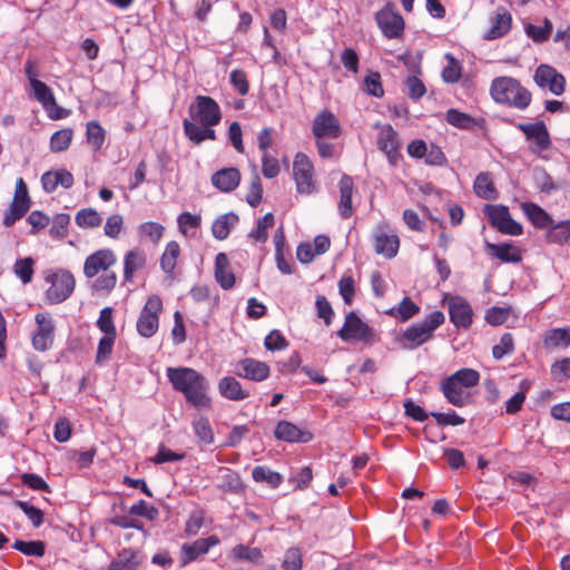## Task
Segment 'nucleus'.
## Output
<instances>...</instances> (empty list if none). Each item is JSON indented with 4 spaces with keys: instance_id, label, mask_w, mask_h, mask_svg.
I'll list each match as a JSON object with an SVG mask.
<instances>
[{
    "instance_id": "1",
    "label": "nucleus",
    "mask_w": 570,
    "mask_h": 570,
    "mask_svg": "<svg viewBox=\"0 0 570 570\" xmlns=\"http://www.w3.org/2000/svg\"><path fill=\"white\" fill-rule=\"evenodd\" d=\"M189 118L184 119L185 136L194 145L198 146L206 140H216V131L213 127L222 120V110L217 101L209 96H196L188 108Z\"/></svg>"
},
{
    "instance_id": "2",
    "label": "nucleus",
    "mask_w": 570,
    "mask_h": 570,
    "mask_svg": "<svg viewBox=\"0 0 570 570\" xmlns=\"http://www.w3.org/2000/svg\"><path fill=\"white\" fill-rule=\"evenodd\" d=\"M166 376L173 389L184 395L186 401L197 409H209L212 399L208 396V382L195 368L178 366L167 367Z\"/></svg>"
},
{
    "instance_id": "3",
    "label": "nucleus",
    "mask_w": 570,
    "mask_h": 570,
    "mask_svg": "<svg viewBox=\"0 0 570 570\" xmlns=\"http://www.w3.org/2000/svg\"><path fill=\"white\" fill-rule=\"evenodd\" d=\"M117 263V255L110 248H100L88 255L83 263V275L91 279L92 291L98 294L108 295L117 285V274L110 271Z\"/></svg>"
},
{
    "instance_id": "4",
    "label": "nucleus",
    "mask_w": 570,
    "mask_h": 570,
    "mask_svg": "<svg viewBox=\"0 0 570 570\" xmlns=\"http://www.w3.org/2000/svg\"><path fill=\"white\" fill-rule=\"evenodd\" d=\"M480 382V373L473 368H461L450 376L444 377L440 383V390L445 400L456 406L463 407L470 403V389Z\"/></svg>"
},
{
    "instance_id": "5",
    "label": "nucleus",
    "mask_w": 570,
    "mask_h": 570,
    "mask_svg": "<svg viewBox=\"0 0 570 570\" xmlns=\"http://www.w3.org/2000/svg\"><path fill=\"white\" fill-rule=\"evenodd\" d=\"M490 95L495 102L520 110L527 109L532 100L531 92L518 79L507 76L492 80Z\"/></svg>"
},
{
    "instance_id": "6",
    "label": "nucleus",
    "mask_w": 570,
    "mask_h": 570,
    "mask_svg": "<svg viewBox=\"0 0 570 570\" xmlns=\"http://www.w3.org/2000/svg\"><path fill=\"white\" fill-rule=\"evenodd\" d=\"M445 321L441 311L429 314L421 323H416L407 327L397 338L401 347L405 350H414L424 343L431 341L434 332Z\"/></svg>"
},
{
    "instance_id": "7",
    "label": "nucleus",
    "mask_w": 570,
    "mask_h": 570,
    "mask_svg": "<svg viewBox=\"0 0 570 570\" xmlns=\"http://www.w3.org/2000/svg\"><path fill=\"white\" fill-rule=\"evenodd\" d=\"M293 179L298 194L311 195L317 191L314 164L304 153H297L294 157Z\"/></svg>"
},
{
    "instance_id": "8",
    "label": "nucleus",
    "mask_w": 570,
    "mask_h": 570,
    "mask_svg": "<svg viewBox=\"0 0 570 570\" xmlns=\"http://www.w3.org/2000/svg\"><path fill=\"white\" fill-rule=\"evenodd\" d=\"M337 336L345 342L358 341L370 345L379 341V336L376 335L374 328L362 321L355 312H350L346 314L344 324L337 332Z\"/></svg>"
},
{
    "instance_id": "9",
    "label": "nucleus",
    "mask_w": 570,
    "mask_h": 570,
    "mask_svg": "<svg viewBox=\"0 0 570 570\" xmlns=\"http://www.w3.org/2000/svg\"><path fill=\"white\" fill-rule=\"evenodd\" d=\"M375 21L387 39L402 40L405 33V20L393 2H387L375 13Z\"/></svg>"
},
{
    "instance_id": "10",
    "label": "nucleus",
    "mask_w": 570,
    "mask_h": 570,
    "mask_svg": "<svg viewBox=\"0 0 570 570\" xmlns=\"http://www.w3.org/2000/svg\"><path fill=\"white\" fill-rule=\"evenodd\" d=\"M50 286L46 291V299L49 304H59L65 302L75 291L76 279L71 272L58 269L47 276Z\"/></svg>"
},
{
    "instance_id": "11",
    "label": "nucleus",
    "mask_w": 570,
    "mask_h": 570,
    "mask_svg": "<svg viewBox=\"0 0 570 570\" xmlns=\"http://www.w3.org/2000/svg\"><path fill=\"white\" fill-rule=\"evenodd\" d=\"M161 311V298L157 295L148 297L136 323V328L140 336L149 338L157 333Z\"/></svg>"
},
{
    "instance_id": "12",
    "label": "nucleus",
    "mask_w": 570,
    "mask_h": 570,
    "mask_svg": "<svg viewBox=\"0 0 570 570\" xmlns=\"http://www.w3.org/2000/svg\"><path fill=\"white\" fill-rule=\"evenodd\" d=\"M490 224L500 233L505 235L519 236L523 233L521 224L515 222L509 212V208L503 205H487L484 207Z\"/></svg>"
},
{
    "instance_id": "13",
    "label": "nucleus",
    "mask_w": 570,
    "mask_h": 570,
    "mask_svg": "<svg viewBox=\"0 0 570 570\" xmlns=\"http://www.w3.org/2000/svg\"><path fill=\"white\" fill-rule=\"evenodd\" d=\"M376 145L393 167L402 160L399 134L391 125L386 124L379 128Z\"/></svg>"
},
{
    "instance_id": "14",
    "label": "nucleus",
    "mask_w": 570,
    "mask_h": 570,
    "mask_svg": "<svg viewBox=\"0 0 570 570\" xmlns=\"http://www.w3.org/2000/svg\"><path fill=\"white\" fill-rule=\"evenodd\" d=\"M518 128L530 141L529 148L532 154L541 155L551 147L550 134L543 121L519 124Z\"/></svg>"
},
{
    "instance_id": "15",
    "label": "nucleus",
    "mask_w": 570,
    "mask_h": 570,
    "mask_svg": "<svg viewBox=\"0 0 570 570\" xmlns=\"http://www.w3.org/2000/svg\"><path fill=\"white\" fill-rule=\"evenodd\" d=\"M37 330L32 335L31 343L36 351L45 352L53 344L55 321L48 313H37L35 316Z\"/></svg>"
},
{
    "instance_id": "16",
    "label": "nucleus",
    "mask_w": 570,
    "mask_h": 570,
    "mask_svg": "<svg viewBox=\"0 0 570 570\" xmlns=\"http://www.w3.org/2000/svg\"><path fill=\"white\" fill-rule=\"evenodd\" d=\"M31 88L33 90L35 99L41 104L49 118L58 120L68 116V111L57 105L55 95L47 83L41 80L36 81L33 85H31Z\"/></svg>"
},
{
    "instance_id": "17",
    "label": "nucleus",
    "mask_w": 570,
    "mask_h": 570,
    "mask_svg": "<svg viewBox=\"0 0 570 570\" xmlns=\"http://www.w3.org/2000/svg\"><path fill=\"white\" fill-rule=\"evenodd\" d=\"M373 239L374 249L379 255L389 259L396 256L400 248V238L395 233L390 230L386 224L376 227Z\"/></svg>"
},
{
    "instance_id": "18",
    "label": "nucleus",
    "mask_w": 570,
    "mask_h": 570,
    "mask_svg": "<svg viewBox=\"0 0 570 570\" xmlns=\"http://www.w3.org/2000/svg\"><path fill=\"white\" fill-rule=\"evenodd\" d=\"M533 80L540 88H548L556 96L564 92L566 78L549 65L542 63L538 66Z\"/></svg>"
},
{
    "instance_id": "19",
    "label": "nucleus",
    "mask_w": 570,
    "mask_h": 570,
    "mask_svg": "<svg viewBox=\"0 0 570 570\" xmlns=\"http://www.w3.org/2000/svg\"><path fill=\"white\" fill-rule=\"evenodd\" d=\"M312 131L317 139H336L342 134L338 119L327 109H324L316 115L313 121Z\"/></svg>"
},
{
    "instance_id": "20",
    "label": "nucleus",
    "mask_w": 570,
    "mask_h": 570,
    "mask_svg": "<svg viewBox=\"0 0 570 570\" xmlns=\"http://www.w3.org/2000/svg\"><path fill=\"white\" fill-rule=\"evenodd\" d=\"M450 321L458 328H469L472 324L473 311L471 305L461 296L448 299Z\"/></svg>"
},
{
    "instance_id": "21",
    "label": "nucleus",
    "mask_w": 570,
    "mask_h": 570,
    "mask_svg": "<svg viewBox=\"0 0 570 570\" xmlns=\"http://www.w3.org/2000/svg\"><path fill=\"white\" fill-rule=\"evenodd\" d=\"M220 542L217 535L197 539L191 543H184L180 549V561L186 566L195 561L200 556L206 554L210 548L218 546Z\"/></svg>"
},
{
    "instance_id": "22",
    "label": "nucleus",
    "mask_w": 570,
    "mask_h": 570,
    "mask_svg": "<svg viewBox=\"0 0 570 570\" xmlns=\"http://www.w3.org/2000/svg\"><path fill=\"white\" fill-rule=\"evenodd\" d=\"M235 373L240 377L261 382L268 377L269 366L265 362L246 357L237 363Z\"/></svg>"
},
{
    "instance_id": "23",
    "label": "nucleus",
    "mask_w": 570,
    "mask_h": 570,
    "mask_svg": "<svg viewBox=\"0 0 570 570\" xmlns=\"http://www.w3.org/2000/svg\"><path fill=\"white\" fill-rule=\"evenodd\" d=\"M210 181L220 191L230 193L238 187L240 173L235 167L223 168L212 175Z\"/></svg>"
},
{
    "instance_id": "24",
    "label": "nucleus",
    "mask_w": 570,
    "mask_h": 570,
    "mask_svg": "<svg viewBox=\"0 0 570 570\" xmlns=\"http://www.w3.org/2000/svg\"><path fill=\"white\" fill-rule=\"evenodd\" d=\"M491 27L484 36L487 40H495L504 37L512 27V17L504 9L499 8L493 17L490 19Z\"/></svg>"
},
{
    "instance_id": "25",
    "label": "nucleus",
    "mask_w": 570,
    "mask_h": 570,
    "mask_svg": "<svg viewBox=\"0 0 570 570\" xmlns=\"http://www.w3.org/2000/svg\"><path fill=\"white\" fill-rule=\"evenodd\" d=\"M340 202L338 213L343 219H348L354 213L352 205V195L354 190L353 178L348 175H343L340 183Z\"/></svg>"
},
{
    "instance_id": "26",
    "label": "nucleus",
    "mask_w": 570,
    "mask_h": 570,
    "mask_svg": "<svg viewBox=\"0 0 570 570\" xmlns=\"http://www.w3.org/2000/svg\"><path fill=\"white\" fill-rule=\"evenodd\" d=\"M487 248L489 249L491 256L500 259L502 263L517 264L522 261V250L511 243H487Z\"/></svg>"
},
{
    "instance_id": "27",
    "label": "nucleus",
    "mask_w": 570,
    "mask_h": 570,
    "mask_svg": "<svg viewBox=\"0 0 570 570\" xmlns=\"http://www.w3.org/2000/svg\"><path fill=\"white\" fill-rule=\"evenodd\" d=\"M219 394L230 401H243L249 396L242 384L234 376H224L218 382Z\"/></svg>"
},
{
    "instance_id": "28",
    "label": "nucleus",
    "mask_w": 570,
    "mask_h": 570,
    "mask_svg": "<svg viewBox=\"0 0 570 570\" xmlns=\"http://www.w3.org/2000/svg\"><path fill=\"white\" fill-rule=\"evenodd\" d=\"M215 278L224 289H230L235 285V275L229 271V262L225 253H218L215 257Z\"/></svg>"
},
{
    "instance_id": "29",
    "label": "nucleus",
    "mask_w": 570,
    "mask_h": 570,
    "mask_svg": "<svg viewBox=\"0 0 570 570\" xmlns=\"http://www.w3.org/2000/svg\"><path fill=\"white\" fill-rule=\"evenodd\" d=\"M146 265V256L139 249L128 250L124 256V281L131 283L137 271Z\"/></svg>"
},
{
    "instance_id": "30",
    "label": "nucleus",
    "mask_w": 570,
    "mask_h": 570,
    "mask_svg": "<svg viewBox=\"0 0 570 570\" xmlns=\"http://www.w3.org/2000/svg\"><path fill=\"white\" fill-rule=\"evenodd\" d=\"M473 188L475 194L485 200L498 198L499 194L490 173H480L474 180Z\"/></svg>"
},
{
    "instance_id": "31",
    "label": "nucleus",
    "mask_w": 570,
    "mask_h": 570,
    "mask_svg": "<svg viewBox=\"0 0 570 570\" xmlns=\"http://www.w3.org/2000/svg\"><path fill=\"white\" fill-rule=\"evenodd\" d=\"M522 210L537 228H546L553 223L551 216L534 203H523Z\"/></svg>"
},
{
    "instance_id": "32",
    "label": "nucleus",
    "mask_w": 570,
    "mask_h": 570,
    "mask_svg": "<svg viewBox=\"0 0 570 570\" xmlns=\"http://www.w3.org/2000/svg\"><path fill=\"white\" fill-rule=\"evenodd\" d=\"M180 256V246L176 240L167 243L165 250L160 257V267L164 273L169 276L174 275L177 265V259Z\"/></svg>"
},
{
    "instance_id": "33",
    "label": "nucleus",
    "mask_w": 570,
    "mask_h": 570,
    "mask_svg": "<svg viewBox=\"0 0 570 570\" xmlns=\"http://www.w3.org/2000/svg\"><path fill=\"white\" fill-rule=\"evenodd\" d=\"M238 222L235 213H227L216 218L212 225L213 236L218 240H224L230 233V226Z\"/></svg>"
},
{
    "instance_id": "34",
    "label": "nucleus",
    "mask_w": 570,
    "mask_h": 570,
    "mask_svg": "<svg viewBox=\"0 0 570 570\" xmlns=\"http://www.w3.org/2000/svg\"><path fill=\"white\" fill-rule=\"evenodd\" d=\"M420 313V307L410 297L405 296L397 307L391 308L387 314L400 322H407Z\"/></svg>"
},
{
    "instance_id": "35",
    "label": "nucleus",
    "mask_w": 570,
    "mask_h": 570,
    "mask_svg": "<svg viewBox=\"0 0 570 570\" xmlns=\"http://www.w3.org/2000/svg\"><path fill=\"white\" fill-rule=\"evenodd\" d=\"M548 243L566 245L570 239V219L551 224L546 234Z\"/></svg>"
},
{
    "instance_id": "36",
    "label": "nucleus",
    "mask_w": 570,
    "mask_h": 570,
    "mask_svg": "<svg viewBox=\"0 0 570 570\" xmlns=\"http://www.w3.org/2000/svg\"><path fill=\"white\" fill-rule=\"evenodd\" d=\"M75 222L82 229L99 227L102 223L100 214L91 207L82 208L77 212Z\"/></svg>"
},
{
    "instance_id": "37",
    "label": "nucleus",
    "mask_w": 570,
    "mask_h": 570,
    "mask_svg": "<svg viewBox=\"0 0 570 570\" xmlns=\"http://www.w3.org/2000/svg\"><path fill=\"white\" fill-rule=\"evenodd\" d=\"M543 344L549 348L559 346L568 347L570 345V327L552 328L548 331L544 335Z\"/></svg>"
},
{
    "instance_id": "38",
    "label": "nucleus",
    "mask_w": 570,
    "mask_h": 570,
    "mask_svg": "<svg viewBox=\"0 0 570 570\" xmlns=\"http://www.w3.org/2000/svg\"><path fill=\"white\" fill-rule=\"evenodd\" d=\"M29 208L30 204L12 199L9 208L4 213L3 225L6 227H11L17 220L21 219L28 213Z\"/></svg>"
},
{
    "instance_id": "39",
    "label": "nucleus",
    "mask_w": 570,
    "mask_h": 570,
    "mask_svg": "<svg viewBox=\"0 0 570 570\" xmlns=\"http://www.w3.org/2000/svg\"><path fill=\"white\" fill-rule=\"evenodd\" d=\"M136 552L130 549H124L117 558L109 564L108 570H136Z\"/></svg>"
},
{
    "instance_id": "40",
    "label": "nucleus",
    "mask_w": 570,
    "mask_h": 570,
    "mask_svg": "<svg viewBox=\"0 0 570 570\" xmlns=\"http://www.w3.org/2000/svg\"><path fill=\"white\" fill-rule=\"evenodd\" d=\"M73 137V131L70 128H63L52 134L50 138V150L53 153H61L69 148Z\"/></svg>"
},
{
    "instance_id": "41",
    "label": "nucleus",
    "mask_w": 570,
    "mask_h": 570,
    "mask_svg": "<svg viewBox=\"0 0 570 570\" xmlns=\"http://www.w3.org/2000/svg\"><path fill=\"white\" fill-rule=\"evenodd\" d=\"M252 476L256 482H265L273 488L278 487L283 480L282 474L263 465L255 466Z\"/></svg>"
},
{
    "instance_id": "42",
    "label": "nucleus",
    "mask_w": 570,
    "mask_h": 570,
    "mask_svg": "<svg viewBox=\"0 0 570 570\" xmlns=\"http://www.w3.org/2000/svg\"><path fill=\"white\" fill-rule=\"evenodd\" d=\"M12 548L20 551L26 556L32 557H43L46 552V544L43 541L35 540V541H23L16 540L12 544Z\"/></svg>"
},
{
    "instance_id": "43",
    "label": "nucleus",
    "mask_w": 570,
    "mask_h": 570,
    "mask_svg": "<svg viewBox=\"0 0 570 570\" xmlns=\"http://www.w3.org/2000/svg\"><path fill=\"white\" fill-rule=\"evenodd\" d=\"M193 429L198 440L206 445L214 442V433L210 422L206 416H200L193 422Z\"/></svg>"
},
{
    "instance_id": "44",
    "label": "nucleus",
    "mask_w": 570,
    "mask_h": 570,
    "mask_svg": "<svg viewBox=\"0 0 570 570\" xmlns=\"http://www.w3.org/2000/svg\"><path fill=\"white\" fill-rule=\"evenodd\" d=\"M445 119L450 125L459 129H472L476 125L473 117L458 109H449Z\"/></svg>"
},
{
    "instance_id": "45",
    "label": "nucleus",
    "mask_w": 570,
    "mask_h": 570,
    "mask_svg": "<svg viewBox=\"0 0 570 570\" xmlns=\"http://www.w3.org/2000/svg\"><path fill=\"white\" fill-rule=\"evenodd\" d=\"M70 225V215L66 213H59L55 215L49 234L53 238H65L68 235V227Z\"/></svg>"
},
{
    "instance_id": "46",
    "label": "nucleus",
    "mask_w": 570,
    "mask_h": 570,
    "mask_svg": "<svg viewBox=\"0 0 570 570\" xmlns=\"http://www.w3.org/2000/svg\"><path fill=\"white\" fill-rule=\"evenodd\" d=\"M86 137L89 145L95 150H99L105 141V131L97 120H91L87 124Z\"/></svg>"
},
{
    "instance_id": "47",
    "label": "nucleus",
    "mask_w": 570,
    "mask_h": 570,
    "mask_svg": "<svg viewBox=\"0 0 570 570\" xmlns=\"http://www.w3.org/2000/svg\"><path fill=\"white\" fill-rule=\"evenodd\" d=\"M338 292L344 303L346 305H352L356 293V285L351 274H344L341 277L338 281Z\"/></svg>"
},
{
    "instance_id": "48",
    "label": "nucleus",
    "mask_w": 570,
    "mask_h": 570,
    "mask_svg": "<svg viewBox=\"0 0 570 570\" xmlns=\"http://www.w3.org/2000/svg\"><path fill=\"white\" fill-rule=\"evenodd\" d=\"M112 315L114 308L111 306L104 307L99 313L97 327L104 333V335H117Z\"/></svg>"
},
{
    "instance_id": "49",
    "label": "nucleus",
    "mask_w": 570,
    "mask_h": 570,
    "mask_svg": "<svg viewBox=\"0 0 570 570\" xmlns=\"http://www.w3.org/2000/svg\"><path fill=\"white\" fill-rule=\"evenodd\" d=\"M235 560H246L258 563L262 559V551L258 548H249L245 544H236L232 550Z\"/></svg>"
},
{
    "instance_id": "50",
    "label": "nucleus",
    "mask_w": 570,
    "mask_h": 570,
    "mask_svg": "<svg viewBox=\"0 0 570 570\" xmlns=\"http://www.w3.org/2000/svg\"><path fill=\"white\" fill-rule=\"evenodd\" d=\"M14 505L23 511V513L35 528H39L43 523L45 513L40 509L22 500L14 501Z\"/></svg>"
},
{
    "instance_id": "51",
    "label": "nucleus",
    "mask_w": 570,
    "mask_h": 570,
    "mask_svg": "<svg viewBox=\"0 0 570 570\" xmlns=\"http://www.w3.org/2000/svg\"><path fill=\"white\" fill-rule=\"evenodd\" d=\"M274 225V216L272 213L265 214L257 220V226L249 233V237L255 242L264 243L267 239V229Z\"/></svg>"
},
{
    "instance_id": "52",
    "label": "nucleus",
    "mask_w": 570,
    "mask_h": 570,
    "mask_svg": "<svg viewBox=\"0 0 570 570\" xmlns=\"http://www.w3.org/2000/svg\"><path fill=\"white\" fill-rule=\"evenodd\" d=\"M131 515L144 517L149 521H155L159 517V511L156 507L148 504L145 500H139L129 508Z\"/></svg>"
},
{
    "instance_id": "53",
    "label": "nucleus",
    "mask_w": 570,
    "mask_h": 570,
    "mask_svg": "<svg viewBox=\"0 0 570 570\" xmlns=\"http://www.w3.org/2000/svg\"><path fill=\"white\" fill-rule=\"evenodd\" d=\"M124 229V217L120 214H112L107 217L104 233L107 237L117 239Z\"/></svg>"
},
{
    "instance_id": "54",
    "label": "nucleus",
    "mask_w": 570,
    "mask_h": 570,
    "mask_svg": "<svg viewBox=\"0 0 570 570\" xmlns=\"http://www.w3.org/2000/svg\"><path fill=\"white\" fill-rule=\"evenodd\" d=\"M35 262L31 257L18 259L14 264V273L23 284H28L32 279Z\"/></svg>"
},
{
    "instance_id": "55",
    "label": "nucleus",
    "mask_w": 570,
    "mask_h": 570,
    "mask_svg": "<svg viewBox=\"0 0 570 570\" xmlns=\"http://www.w3.org/2000/svg\"><path fill=\"white\" fill-rule=\"evenodd\" d=\"M229 81L234 89L240 95L245 96L249 91V81L247 73L243 69H234L229 75Z\"/></svg>"
},
{
    "instance_id": "56",
    "label": "nucleus",
    "mask_w": 570,
    "mask_h": 570,
    "mask_svg": "<svg viewBox=\"0 0 570 570\" xmlns=\"http://www.w3.org/2000/svg\"><path fill=\"white\" fill-rule=\"evenodd\" d=\"M365 91L376 98L384 96L380 72H370L364 79Z\"/></svg>"
},
{
    "instance_id": "57",
    "label": "nucleus",
    "mask_w": 570,
    "mask_h": 570,
    "mask_svg": "<svg viewBox=\"0 0 570 570\" xmlns=\"http://www.w3.org/2000/svg\"><path fill=\"white\" fill-rule=\"evenodd\" d=\"M514 351V338L511 333H504L499 344L492 348V355L495 360H501L504 355L511 354Z\"/></svg>"
},
{
    "instance_id": "58",
    "label": "nucleus",
    "mask_w": 570,
    "mask_h": 570,
    "mask_svg": "<svg viewBox=\"0 0 570 570\" xmlns=\"http://www.w3.org/2000/svg\"><path fill=\"white\" fill-rule=\"evenodd\" d=\"M552 32V23L546 19L543 26L529 24L527 28L528 36L535 42H544Z\"/></svg>"
},
{
    "instance_id": "59",
    "label": "nucleus",
    "mask_w": 570,
    "mask_h": 570,
    "mask_svg": "<svg viewBox=\"0 0 570 570\" xmlns=\"http://www.w3.org/2000/svg\"><path fill=\"white\" fill-rule=\"evenodd\" d=\"M446 58L448 65L442 71V78L444 81L453 83L460 80L462 75V67L453 56L448 55Z\"/></svg>"
},
{
    "instance_id": "60",
    "label": "nucleus",
    "mask_w": 570,
    "mask_h": 570,
    "mask_svg": "<svg viewBox=\"0 0 570 570\" xmlns=\"http://www.w3.org/2000/svg\"><path fill=\"white\" fill-rule=\"evenodd\" d=\"M313 439V433L307 428H302L287 422V442L307 443Z\"/></svg>"
},
{
    "instance_id": "61",
    "label": "nucleus",
    "mask_w": 570,
    "mask_h": 570,
    "mask_svg": "<svg viewBox=\"0 0 570 570\" xmlns=\"http://www.w3.org/2000/svg\"><path fill=\"white\" fill-rule=\"evenodd\" d=\"M117 335H104L98 343L97 347V354H96V362L102 363L112 353L114 344L116 341Z\"/></svg>"
},
{
    "instance_id": "62",
    "label": "nucleus",
    "mask_w": 570,
    "mask_h": 570,
    "mask_svg": "<svg viewBox=\"0 0 570 570\" xmlns=\"http://www.w3.org/2000/svg\"><path fill=\"white\" fill-rule=\"evenodd\" d=\"M139 233L153 243H158L164 234V226L156 222H146L139 225Z\"/></svg>"
},
{
    "instance_id": "63",
    "label": "nucleus",
    "mask_w": 570,
    "mask_h": 570,
    "mask_svg": "<svg viewBox=\"0 0 570 570\" xmlns=\"http://www.w3.org/2000/svg\"><path fill=\"white\" fill-rule=\"evenodd\" d=\"M510 316V309L505 307L493 306L487 311L485 321L493 326L502 325Z\"/></svg>"
},
{
    "instance_id": "64",
    "label": "nucleus",
    "mask_w": 570,
    "mask_h": 570,
    "mask_svg": "<svg viewBox=\"0 0 570 570\" xmlns=\"http://www.w3.org/2000/svg\"><path fill=\"white\" fill-rule=\"evenodd\" d=\"M551 374L558 382L570 379V357L553 363Z\"/></svg>"
}]
</instances>
